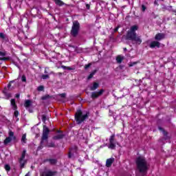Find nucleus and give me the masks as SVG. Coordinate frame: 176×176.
<instances>
[{
	"label": "nucleus",
	"instance_id": "1",
	"mask_svg": "<svg viewBox=\"0 0 176 176\" xmlns=\"http://www.w3.org/2000/svg\"><path fill=\"white\" fill-rule=\"evenodd\" d=\"M136 170L138 171L137 176H145L148 174L149 170V163L145 157L140 156L135 160Z\"/></svg>",
	"mask_w": 176,
	"mask_h": 176
},
{
	"label": "nucleus",
	"instance_id": "2",
	"mask_svg": "<svg viewBox=\"0 0 176 176\" xmlns=\"http://www.w3.org/2000/svg\"><path fill=\"white\" fill-rule=\"evenodd\" d=\"M135 31H138V25H134L130 28L126 32L125 36L126 41H131V42H134L138 45H141L142 43V39H141V36L137 35V32Z\"/></svg>",
	"mask_w": 176,
	"mask_h": 176
},
{
	"label": "nucleus",
	"instance_id": "3",
	"mask_svg": "<svg viewBox=\"0 0 176 176\" xmlns=\"http://www.w3.org/2000/svg\"><path fill=\"white\" fill-rule=\"evenodd\" d=\"M90 116V112L86 111V113L83 114L82 110H78L75 113V120L77 124H81L86 119H89Z\"/></svg>",
	"mask_w": 176,
	"mask_h": 176
},
{
	"label": "nucleus",
	"instance_id": "4",
	"mask_svg": "<svg viewBox=\"0 0 176 176\" xmlns=\"http://www.w3.org/2000/svg\"><path fill=\"white\" fill-rule=\"evenodd\" d=\"M79 31H80V23H79V21H73V25L70 31L72 36L76 38L77 35L79 34Z\"/></svg>",
	"mask_w": 176,
	"mask_h": 176
},
{
	"label": "nucleus",
	"instance_id": "5",
	"mask_svg": "<svg viewBox=\"0 0 176 176\" xmlns=\"http://www.w3.org/2000/svg\"><path fill=\"white\" fill-rule=\"evenodd\" d=\"M49 133H50V130H49V128H47L46 125H43V135L40 143V145L42 148L45 146L43 145V142H45V141H47V139L49 138Z\"/></svg>",
	"mask_w": 176,
	"mask_h": 176
},
{
	"label": "nucleus",
	"instance_id": "6",
	"mask_svg": "<svg viewBox=\"0 0 176 176\" xmlns=\"http://www.w3.org/2000/svg\"><path fill=\"white\" fill-rule=\"evenodd\" d=\"M109 141V144L108 148L109 149H115L116 148V144L117 145H119V143L116 142V140L115 139V134H113L110 136Z\"/></svg>",
	"mask_w": 176,
	"mask_h": 176
},
{
	"label": "nucleus",
	"instance_id": "7",
	"mask_svg": "<svg viewBox=\"0 0 176 176\" xmlns=\"http://www.w3.org/2000/svg\"><path fill=\"white\" fill-rule=\"evenodd\" d=\"M104 92H105V90L103 89H100L98 91L91 92V98H92L93 100H96L98 98V97H101V96H102V94H104Z\"/></svg>",
	"mask_w": 176,
	"mask_h": 176
},
{
	"label": "nucleus",
	"instance_id": "8",
	"mask_svg": "<svg viewBox=\"0 0 176 176\" xmlns=\"http://www.w3.org/2000/svg\"><path fill=\"white\" fill-rule=\"evenodd\" d=\"M9 137L6 138L3 142L4 145H8L9 142H12V140H16V136H14V133L12 131H9Z\"/></svg>",
	"mask_w": 176,
	"mask_h": 176
},
{
	"label": "nucleus",
	"instance_id": "9",
	"mask_svg": "<svg viewBox=\"0 0 176 176\" xmlns=\"http://www.w3.org/2000/svg\"><path fill=\"white\" fill-rule=\"evenodd\" d=\"M75 153H78V147L76 146H74L69 148L68 154L69 159L74 157Z\"/></svg>",
	"mask_w": 176,
	"mask_h": 176
},
{
	"label": "nucleus",
	"instance_id": "10",
	"mask_svg": "<svg viewBox=\"0 0 176 176\" xmlns=\"http://www.w3.org/2000/svg\"><path fill=\"white\" fill-rule=\"evenodd\" d=\"M57 175V171H52V170H47L41 174V176H55Z\"/></svg>",
	"mask_w": 176,
	"mask_h": 176
},
{
	"label": "nucleus",
	"instance_id": "11",
	"mask_svg": "<svg viewBox=\"0 0 176 176\" xmlns=\"http://www.w3.org/2000/svg\"><path fill=\"white\" fill-rule=\"evenodd\" d=\"M149 47H151V49H155V47L159 48L160 47V42L157 41H153L149 44Z\"/></svg>",
	"mask_w": 176,
	"mask_h": 176
},
{
	"label": "nucleus",
	"instance_id": "12",
	"mask_svg": "<svg viewBox=\"0 0 176 176\" xmlns=\"http://www.w3.org/2000/svg\"><path fill=\"white\" fill-rule=\"evenodd\" d=\"M166 38V34L164 33H158L155 36V41H162Z\"/></svg>",
	"mask_w": 176,
	"mask_h": 176
},
{
	"label": "nucleus",
	"instance_id": "13",
	"mask_svg": "<svg viewBox=\"0 0 176 176\" xmlns=\"http://www.w3.org/2000/svg\"><path fill=\"white\" fill-rule=\"evenodd\" d=\"M113 162H115V158L113 157L107 159L106 161V167H111L113 164Z\"/></svg>",
	"mask_w": 176,
	"mask_h": 176
},
{
	"label": "nucleus",
	"instance_id": "14",
	"mask_svg": "<svg viewBox=\"0 0 176 176\" xmlns=\"http://www.w3.org/2000/svg\"><path fill=\"white\" fill-rule=\"evenodd\" d=\"M19 162L20 164V168H24V167L25 166V164H27V160L19 158Z\"/></svg>",
	"mask_w": 176,
	"mask_h": 176
},
{
	"label": "nucleus",
	"instance_id": "15",
	"mask_svg": "<svg viewBox=\"0 0 176 176\" xmlns=\"http://www.w3.org/2000/svg\"><path fill=\"white\" fill-rule=\"evenodd\" d=\"M100 87V84L98 82H94L93 85L90 87L91 91H94V90H97Z\"/></svg>",
	"mask_w": 176,
	"mask_h": 176
},
{
	"label": "nucleus",
	"instance_id": "16",
	"mask_svg": "<svg viewBox=\"0 0 176 176\" xmlns=\"http://www.w3.org/2000/svg\"><path fill=\"white\" fill-rule=\"evenodd\" d=\"M32 105V101L30 100H25L24 107L25 108H26V109H28V108H30V107H31Z\"/></svg>",
	"mask_w": 176,
	"mask_h": 176
},
{
	"label": "nucleus",
	"instance_id": "17",
	"mask_svg": "<svg viewBox=\"0 0 176 176\" xmlns=\"http://www.w3.org/2000/svg\"><path fill=\"white\" fill-rule=\"evenodd\" d=\"M64 136H65L64 134L60 133L54 136L52 139L54 140H63L64 138Z\"/></svg>",
	"mask_w": 176,
	"mask_h": 176
},
{
	"label": "nucleus",
	"instance_id": "18",
	"mask_svg": "<svg viewBox=\"0 0 176 176\" xmlns=\"http://www.w3.org/2000/svg\"><path fill=\"white\" fill-rule=\"evenodd\" d=\"M124 60V56H122L121 55H118L116 57V61L118 64H122V61Z\"/></svg>",
	"mask_w": 176,
	"mask_h": 176
},
{
	"label": "nucleus",
	"instance_id": "19",
	"mask_svg": "<svg viewBox=\"0 0 176 176\" xmlns=\"http://www.w3.org/2000/svg\"><path fill=\"white\" fill-rule=\"evenodd\" d=\"M11 105H12V109H14V111H16V109H17V105H16V100H14V99L11 100Z\"/></svg>",
	"mask_w": 176,
	"mask_h": 176
},
{
	"label": "nucleus",
	"instance_id": "20",
	"mask_svg": "<svg viewBox=\"0 0 176 176\" xmlns=\"http://www.w3.org/2000/svg\"><path fill=\"white\" fill-rule=\"evenodd\" d=\"M56 5H58V6H63L65 5L64 2H63L61 0H54Z\"/></svg>",
	"mask_w": 176,
	"mask_h": 176
},
{
	"label": "nucleus",
	"instance_id": "21",
	"mask_svg": "<svg viewBox=\"0 0 176 176\" xmlns=\"http://www.w3.org/2000/svg\"><path fill=\"white\" fill-rule=\"evenodd\" d=\"M49 163L52 166H54V164H57V159H49Z\"/></svg>",
	"mask_w": 176,
	"mask_h": 176
},
{
	"label": "nucleus",
	"instance_id": "22",
	"mask_svg": "<svg viewBox=\"0 0 176 176\" xmlns=\"http://www.w3.org/2000/svg\"><path fill=\"white\" fill-rule=\"evenodd\" d=\"M97 72V70H94L87 77L88 80H90V79H91V78H93V76H94V75H96Z\"/></svg>",
	"mask_w": 176,
	"mask_h": 176
},
{
	"label": "nucleus",
	"instance_id": "23",
	"mask_svg": "<svg viewBox=\"0 0 176 176\" xmlns=\"http://www.w3.org/2000/svg\"><path fill=\"white\" fill-rule=\"evenodd\" d=\"M21 142L25 144L27 142V134H23L21 138Z\"/></svg>",
	"mask_w": 176,
	"mask_h": 176
},
{
	"label": "nucleus",
	"instance_id": "24",
	"mask_svg": "<svg viewBox=\"0 0 176 176\" xmlns=\"http://www.w3.org/2000/svg\"><path fill=\"white\" fill-rule=\"evenodd\" d=\"M47 148H56V144L53 142L48 143L45 145Z\"/></svg>",
	"mask_w": 176,
	"mask_h": 176
},
{
	"label": "nucleus",
	"instance_id": "25",
	"mask_svg": "<svg viewBox=\"0 0 176 176\" xmlns=\"http://www.w3.org/2000/svg\"><path fill=\"white\" fill-rule=\"evenodd\" d=\"M60 67H61V68H63V69H68L69 71H73V69H75L71 67H67V66H64V65H61Z\"/></svg>",
	"mask_w": 176,
	"mask_h": 176
},
{
	"label": "nucleus",
	"instance_id": "26",
	"mask_svg": "<svg viewBox=\"0 0 176 176\" xmlns=\"http://www.w3.org/2000/svg\"><path fill=\"white\" fill-rule=\"evenodd\" d=\"M25 153H27L26 150H23L21 154V156L19 159L25 160Z\"/></svg>",
	"mask_w": 176,
	"mask_h": 176
},
{
	"label": "nucleus",
	"instance_id": "27",
	"mask_svg": "<svg viewBox=\"0 0 176 176\" xmlns=\"http://www.w3.org/2000/svg\"><path fill=\"white\" fill-rule=\"evenodd\" d=\"M41 119H42V121L43 122V123H46V120H47V116L45 114L42 115L41 116Z\"/></svg>",
	"mask_w": 176,
	"mask_h": 176
},
{
	"label": "nucleus",
	"instance_id": "28",
	"mask_svg": "<svg viewBox=\"0 0 176 176\" xmlns=\"http://www.w3.org/2000/svg\"><path fill=\"white\" fill-rule=\"evenodd\" d=\"M37 90L38 91H43V90H45V87H43V85H41L38 87Z\"/></svg>",
	"mask_w": 176,
	"mask_h": 176
},
{
	"label": "nucleus",
	"instance_id": "29",
	"mask_svg": "<svg viewBox=\"0 0 176 176\" xmlns=\"http://www.w3.org/2000/svg\"><path fill=\"white\" fill-rule=\"evenodd\" d=\"M138 62H131L129 63V67H134V65H137Z\"/></svg>",
	"mask_w": 176,
	"mask_h": 176
},
{
	"label": "nucleus",
	"instance_id": "30",
	"mask_svg": "<svg viewBox=\"0 0 176 176\" xmlns=\"http://www.w3.org/2000/svg\"><path fill=\"white\" fill-rule=\"evenodd\" d=\"M0 38H1V39H6V34H5L1 32V33H0Z\"/></svg>",
	"mask_w": 176,
	"mask_h": 176
},
{
	"label": "nucleus",
	"instance_id": "31",
	"mask_svg": "<svg viewBox=\"0 0 176 176\" xmlns=\"http://www.w3.org/2000/svg\"><path fill=\"white\" fill-rule=\"evenodd\" d=\"M41 78L42 79L46 80V79H49L50 76L47 74H43L42 75Z\"/></svg>",
	"mask_w": 176,
	"mask_h": 176
},
{
	"label": "nucleus",
	"instance_id": "32",
	"mask_svg": "<svg viewBox=\"0 0 176 176\" xmlns=\"http://www.w3.org/2000/svg\"><path fill=\"white\" fill-rule=\"evenodd\" d=\"M5 170H6V171H9L10 170V165L9 164H6L4 166Z\"/></svg>",
	"mask_w": 176,
	"mask_h": 176
},
{
	"label": "nucleus",
	"instance_id": "33",
	"mask_svg": "<svg viewBox=\"0 0 176 176\" xmlns=\"http://www.w3.org/2000/svg\"><path fill=\"white\" fill-rule=\"evenodd\" d=\"M0 60L1 61H8V60H10V58H9V57H3V58H0Z\"/></svg>",
	"mask_w": 176,
	"mask_h": 176
},
{
	"label": "nucleus",
	"instance_id": "34",
	"mask_svg": "<svg viewBox=\"0 0 176 176\" xmlns=\"http://www.w3.org/2000/svg\"><path fill=\"white\" fill-rule=\"evenodd\" d=\"M158 129H159V130H160L161 131H162L164 133V135H167V132H166L164 131V129H163V128L160 126V127H158Z\"/></svg>",
	"mask_w": 176,
	"mask_h": 176
},
{
	"label": "nucleus",
	"instance_id": "35",
	"mask_svg": "<svg viewBox=\"0 0 176 176\" xmlns=\"http://www.w3.org/2000/svg\"><path fill=\"white\" fill-rule=\"evenodd\" d=\"M50 98V96H49V95H45V96H43V97L41 98V100H47V98Z\"/></svg>",
	"mask_w": 176,
	"mask_h": 176
},
{
	"label": "nucleus",
	"instance_id": "36",
	"mask_svg": "<svg viewBox=\"0 0 176 176\" xmlns=\"http://www.w3.org/2000/svg\"><path fill=\"white\" fill-rule=\"evenodd\" d=\"M90 67H91V63H89L87 65H85V69H89V68H90Z\"/></svg>",
	"mask_w": 176,
	"mask_h": 176
},
{
	"label": "nucleus",
	"instance_id": "37",
	"mask_svg": "<svg viewBox=\"0 0 176 176\" xmlns=\"http://www.w3.org/2000/svg\"><path fill=\"white\" fill-rule=\"evenodd\" d=\"M14 116H15V118H17V116H19V111H17V110L14 111Z\"/></svg>",
	"mask_w": 176,
	"mask_h": 176
},
{
	"label": "nucleus",
	"instance_id": "38",
	"mask_svg": "<svg viewBox=\"0 0 176 176\" xmlns=\"http://www.w3.org/2000/svg\"><path fill=\"white\" fill-rule=\"evenodd\" d=\"M22 82H27V78L23 75L21 78Z\"/></svg>",
	"mask_w": 176,
	"mask_h": 176
},
{
	"label": "nucleus",
	"instance_id": "39",
	"mask_svg": "<svg viewBox=\"0 0 176 176\" xmlns=\"http://www.w3.org/2000/svg\"><path fill=\"white\" fill-rule=\"evenodd\" d=\"M145 10H146V7L145 5H142V11L145 12Z\"/></svg>",
	"mask_w": 176,
	"mask_h": 176
},
{
	"label": "nucleus",
	"instance_id": "40",
	"mask_svg": "<svg viewBox=\"0 0 176 176\" xmlns=\"http://www.w3.org/2000/svg\"><path fill=\"white\" fill-rule=\"evenodd\" d=\"M65 96H66L65 94H60V97H61V98H65Z\"/></svg>",
	"mask_w": 176,
	"mask_h": 176
},
{
	"label": "nucleus",
	"instance_id": "41",
	"mask_svg": "<svg viewBox=\"0 0 176 176\" xmlns=\"http://www.w3.org/2000/svg\"><path fill=\"white\" fill-rule=\"evenodd\" d=\"M151 16H153V19H156V17H157V15L155 14V12H152Z\"/></svg>",
	"mask_w": 176,
	"mask_h": 176
},
{
	"label": "nucleus",
	"instance_id": "42",
	"mask_svg": "<svg viewBox=\"0 0 176 176\" xmlns=\"http://www.w3.org/2000/svg\"><path fill=\"white\" fill-rule=\"evenodd\" d=\"M0 56H2L3 57V56H6V53L0 52Z\"/></svg>",
	"mask_w": 176,
	"mask_h": 176
},
{
	"label": "nucleus",
	"instance_id": "43",
	"mask_svg": "<svg viewBox=\"0 0 176 176\" xmlns=\"http://www.w3.org/2000/svg\"><path fill=\"white\" fill-rule=\"evenodd\" d=\"M154 5H156V6H159V3H158V1L157 0H155L154 1Z\"/></svg>",
	"mask_w": 176,
	"mask_h": 176
},
{
	"label": "nucleus",
	"instance_id": "44",
	"mask_svg": "<svg viewBox=\"0 0 176 176\" xmlns=\"http://www.w3.org/2000/svg\"><path fill=\"white\" fill-rule=\"evenodd\" d=\"M49 162V159H45L43 160V163H47Z\"/></svg>",
	"mask_w": 176,
	"mask_h": 176
},
{
	"label": "nucleus",
	"instance_id": "45",
	"mask_svg": "<svg viewBox=\"0 0 176 176\" xmlns=\"http://www.w3.org/2000/svg\"><path fill=\"white\" fill-rule=\"evenodd\" d=\"M86 8H87V9H90V5H89V4H86Z\"/></svg>",
	"mask_w": 176,
	"mask_h": 176
},
{
	"label": "nucleus",
	"instance_id": "46",
	"mask_svg": "<svg viewBox=\"0 0 176 176\" xmlns=\"http://www.w3.org/2000/svg\"><path fill=\"white\" fill-rule=\"evenodd\" d=\"M118 30H119V28H116L115 29H114V32H118Z\"/></svg>",
	"mask_w": 176,
	"mask_h": 176
},
{
	"label": "nucleus",
	"instance_id": "47",
	"mask_svg": "<svg viewBox=\"0 0 176 176\" xmlns=\"http://www.w3.org/2000/svg\"><path fill=\"white\" fill-rule=\"evenodd\" d=\"M16 98H20V94H16Z\"/></svg>",
	"mask_w": 176,
	"mask_h": 176
},
{
	"label": "nucleus",
	"instance_id": "48",
	"mask_svg": "<svg viewBox=\"0 0 176 176\" xmlns=\"http://www.w3.org/2000/svg\"><path fill=\"white\" fill-rule=\"evenodd\" d=\"M11 86H12V85L10 83H9L8 85V89L10 88Z\"/></svg>",
	"mask_w": 176,
	"mask_h": 176
},
{
	"label": "nucleus",
	"instance_id": "49",
	"mask_svg": "<svg viewBox=\"0 0 176 176\" xmlns=\"http://www.w3.org/2000/svg\"><path fill=\"white\" fill-rule=\"evenodd\" d=\"M124 52H127V48L124 47Z\"/></svg>",
	"mask_w": 176,
	"mask_h": 176
},
{
	"label": "nucleus",
	"instance_id": "50",
	"mask_svg": "<svg viewBox=\"0 0 176 176\" xmlns=\"http://www.w3.org/2000/svg\"><path fill=\"white\" fill-rule=\"evenodd\" d=\"M25 176H30V172H28Z\"/></svg>",
	"mask_w": 176,
	"mask_h": 176
},
{
	"label": "nucleus",
	"instance_id": "51",
	"mask_svg": "<svg viewBox=\"0 0 176 176\" xmlns=\"http://www.w3.org/2000/svg\"><path fill=\"white\" fill-rule=\"evenodd\" d=\"M57 133H61V131H58Z\"/></svg>",
	"mask_w": 176,
	"mask_h": 176
},
{
	"label": "nucleus",
	"instance_id": "52",
	"mask_svg": "<svg viewBox=\"0 0 176 176\" xmlns=\"http://www.w3.org/2000/svg\"><path fill=\"white\" fill-rule=\"evenodd\" d=\"M45 74H47V72L46 70L45 71Z\"/></svg>",
	"mask_w": 176,
	"mask_h": 176
},
{
	"label": "nucleus",
	"instance_id": "53",
	"mask_svg": "<svg viewBox=\"0 0 176 176\" xmlns=\"http://www.w3.org/2000/svg\"><path fill=\"white\" fill-rule=\"evenodd\" d=\"M58 75H62V74L61 73H58Z\"/></svg>",
	"mask_w": 176,
	"mask_h": 176
},
{
	"label": "nucleus",
	"instance_id": "54",
	"mask_svg": "<svg viewBox=\"0 0 176 176\" xmlns=\"http://www.w3.org/2000/svg\"><path fill=\"white\" fill-rule=\"evenodd\" d=\"M29 111H30V112H32V110H29Z\"/></svg>",
	"mask_w": 176,
	"mask_h": 176
},
{
	"label": "nucleus",
	"instance_id": "55",
	"mask_svg": "<svg viewBox=\"0 0 176 176\" xmlns=\"http://www.w3.org/2000/svg\"><path fill=\"white\" fill-rule=\"evenodd\" d=\"M51 74H54V73L52 72H51Z\"/></svg>",
	"mask_w": 176,
	"mask_h": 176
},
{
	"label": "nucleus",
	"instance_id": "56",
	"mask_svg": "<svg viewBox=\"0 0 176 176\" xmlns=\"http://www.w3.org/2000/svg\"><path fill=\"white\" fill-rule=\"evenodd\" d=\"M162 1H164V0H162Z\"/></svg>",
	"mask_w": 176,
	"mask_h": 176
},
{
	"label": "nucleus",
	"instance_id": "57",
	"mask_svg": "<svg viewBox=\"0 0 176 176\" xmlns=\"http://www.w3.org/2000/svg\"><path fill=\"white\" fill-rule=\"evenodd\" d=\"M114 1H116V0H114Z\"/></svg>",
	"mask_w": 176,
	"mask_h": 176
}]
</instances>
